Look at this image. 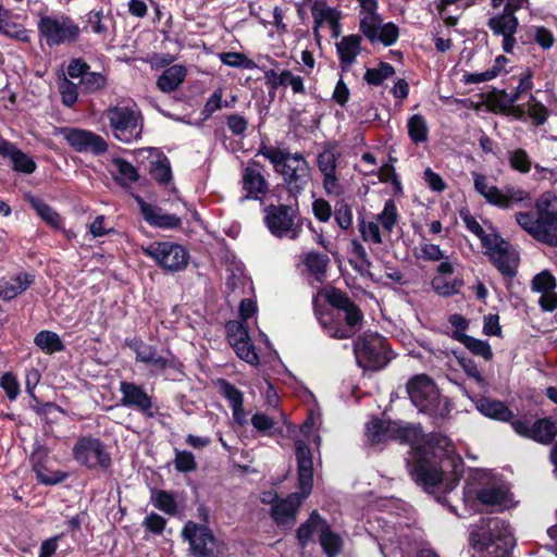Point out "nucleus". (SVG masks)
I'll use <instances>...</instances> for the list:
<instances>
[{"label":"nucleus","instance_id":"f257e3e1","mask_svg":"<svg viewBox=\"0 0 557 557\" xmlns=\"http://www.w3.org/2000/svg\"><path fill=\"white\" fill-rule=\"evenodd\" d=\"M366 435L373 444L389 440L409 444L411 447L408 459L409 472L414 482L425 490L434 487L442 481L447 466L456 469L457 463L460 462L447 436L430 434L424 437L419 425L373 419L367 423Z\"/></svg>","mask_w":557,"mask_h":557},{"label":"nucleus","instance_id":"f03ea898","mask_svg":"<svg viewBox=\"0 0 557 557\" xmlns=\"http://www.w3.org/2000/svg\"><path fill=\"white\" fill-rule=\"evenodd\" d=\"M299 492L275 502L271 507V517L282 529H292L296 513L302 500L309 496L313 485V462L309 447L301 441L296 442Z\"/></svg>","mask_w":557,"mask_h":557},{"label":"nucleus","instance_id":"7ed1b4c3","mask_svg":"<svg viewBox=\"0 0 557 557\" xmlns=\"http://www.w3.org/2000/svg\"><path fill=\"white\" fill-rule=\"evenodd\" d=\"M472 557H511L515 539L507 522L497 519H482L469 536Z\"/></svg>","mask_w":557,"mask_h":557},{"label":"nucleus","instance_id":"20e7f679","mask_svg":"<svg viewBox=\"0 0 557 557\" xmlns=\"http://www.w3.org/2000/svg\"><path fill=\"white\" fill-rule=\"evenodd\" d=\"M536 212H518V225L537 242L557 247V196L544 194L535 205Z\"/></svg>","mask_w":557,"mask_h":557},{"label":"nucleus","instance_id":"39448f33","mask_svg":"<svg viewBox=\"0 0 557 557\" xmlns=\"http://www.w3.org/2000/svg\"><path fill=\"white\" fill-rule=\"evenodd\" d=\"M258 154L270 161L290 191L300 193L309 184L311 168L301 153H290L287 149L261 145Z\"/></svg>","mask_w":557,"mask_h":557},{"label":"nucleus","instance_id":"423d86ee","mask_svg":"<svg viewBox=\"0 0 557 557\" xmlns=\"http://www.w3.org/2000/svg\"><path fill=\"white\" fill-rule=\"evenodd\" d=\"M330 304L338 310V319H344L346 324L339 325L321 319V324L330 337L337 339L350 338L361 327L363 315L359 308L342 292L334 290L329 297Z\"/></svg>","mask_w":557,"mask_h":557},{"label":"nucleus","instance_id":"0eeeda50","mask_svg":"<svg viewBox=\"0 0 557 557\" xmlns=\"http://www.w3.org/2000/svg\"><path fill=\"white\" fill-rule=\"evenodd\" d=\"M407 393L421 412L432 417H444L448 412L446 399L441 398L433 381L424 374L416 375L407 383Z\"/></svg>","mask_w":557,"mask_h":557},{"label":"nucleus","instance_id":"6e6552de","mask_svg":"<svg viewBox=\"0 0 557 557\" xmlns=\"http://www.w3.org/2000/svg\"><path fill=\"white\" fill-rule=\"evenodd\" d=\"M357 363L366 370H380L389 360L386 339L373 333H366L357 338L354 345Z\"/></svg>","mask_w":557,"mask_h":557},{"label":"nucleus","instance_id":"1a4fd4ad","mask_svg":"<svg viewBox=\"0 0 557 557\" xmlns=\"http://www.w3.org/2000/svg\"><path fill=\"white\" fill-rule=\"evenodd\" d=\"M264 223L270 233L277 238L296 239L301 232L297 210L286 205H271L264 209Z\"/></svg>","mask_w":557,"mask_h":557},{"label":"nucleus","instance_id":"9d476101","mask_svg":"<svg viewBox=\"0 0 557 557\" xmlns=\"http://www.w3.org/2000/svg\"><path fill=\"white\" fill-rule=\"evenodd\" d=\"M474 189L491 205L510 209L515 205L530 200V194L515 186H506L503 189L494 185H490L487 177L481 173L473 172Z\"/></svg>","mask_w":557,"mask_h":557},{"label":"nucleus","instance_id":"9b49d317","mask_svg":"<svg viewBox=\"0 0 557 557\" xmlns=\"http://www.w3.org/2000/svg\"><path fill=\"white\" fill-rule=\"evenodd\" d=\"M106 116L117 140L129 144L140 136V114L134 108L127 106L110 107L106 111Z\"/></svg>","mask_w":557,"mask_h":557},{"label":"nucleus","instance_id":"f8f14e48","mask_svg":"<svg viewBox=\"0 0 557 557\" xmlns=\"http://www.w3.org/2000/svg\"><path fill=\"white\" fill-rule=\"evenodd\" d=\"M143 251L159 267L171 272L184 270L189 260L187 250L182 245L171 242L151 243L147 247H143Z\"/></svg>","mask_w":557,"mask_h":557},{"label":"nucleus","instance_id":"ddd939ff","mask_svg":"<svg viewBox=\"0 0 557 557\" xmlns=\"http://www.w3.org/2000/svg\"><path fill=\"white\" fill-rule=\"evenodd\" d=\"M486 242L485 255L488 256L493 265L504 277L516 276L520 260L518 251L500 236L487 238Z\"/></svg>","mask_w":557,"mask_h":557},{"label":"nucleus","instance_id":"4468645a","mask_svg":"<svg viewBox=\"0 0 557 557\" xmlns=\"http://www.w3.org/2000/svg\"><path fill=\"white\" fill-rule=\"evenodd\" d=\"M73 456L78 463L89 469H107L111 465V458L104 445L91 436L81 437L76 441Z\"/></svg>","mask_w":557,"mask_h":557},{"label":"nucleus","instance_id":"2eb2a0df","mask_svg":"<svg viewBox=\"0 0 557 557\" xmlns=\"http://www.w3.org/2000/svg\"><path fill=\"white\" fill-rule=\"evenodd\" d=\"M39 33L49 46H57L76 40L79 28L69 16H45L38 24Z\"/></svg>","mask_w":557,"mask_h":557},{"label":"nucleus","instance_id":"dca6fc26","mask_svg":"<svg viewBox=\"0 0 557 557\" xmlns=\"http://www.w3.org/2000/svg\"><path fill=\"white\" fill-rule=\"evenodd\" d=\"M182 535L188 541L195 556L216 557L218 542L208 527L188 521L182 530Z\"/></svg>","mask_w":557,"mask_h":557},{"label":"nucleus","instance_id":"f3484780","mask_svg":"<svg viewBox=\"0 0 557 557\" xmlns=\"http://www.w3.org/2000/svg\"><path fill=\"white\" fill-rule=\"evenodd\" d=\"M136 354V361L146 364L152 372L159 373L165 369H180L181 363L170 351L159 354L157 347L136 341L129 344Z\"/></svg>","mask_w":557,"mask_h":557},{"label":"nucleus","instance_id":"a211bd4d","mask_svg":"<svg viewBox=\"0 0 557 557\" xmlns=\"http://www.w3.org/2000/svg\"><path fill=\"white\" fill-rule=\"evenodd\" d=\"M226 330L228 343L236 355L249 364H258L259 356L251 344L247 323L231 321L226 324Z\"/></svg>","mask_w":557,"mask_h":557},{"label":"nucleus","instance_id":"6ab92c4d","mask_svg":"<svg viewBox=\"0 0 557 557\" xmlns=\"http://www.w3.org/2000/svg\"><path fill=\"white\" fill-rule=\"evenodd\" d=\"M519 9H504L502 13L488 18L487 26L493 35L503 37V49L507 53L513 51L516 45L515 34L518 28V18L515 12Z\"/></svg>","mask_w":557,"mask_h":557},{"label":"nucleus","instance_id":"aec40b11","mask_svg":"<svg viewBox=\"0 0 557 557\" xmlns=\"http://www.w3.org/2000/svg\"><path fill=\"white\" fill-rule=\"evenodd\" d=\"M67 144L78 152L104 153L108 149L106 140L90 131L79 128L62 129Z\"/></svg>","mask_w":557,"mask_h":557},{"label":"nucleus","instance_id":"412c9836","mask_svg":"<svg viewBox=\"0 0 557 557\" xmlns=\"http://www.w3.org/2000/svg\"><path fill=\"white\" fill-rule=\"evenodd\" d=\"M337 154L333 149H324L318 154L317 164L323 175V188L329 196H341L344 187L341 184L337 174Z\"/></svg>","mask_w":557,"mask_h":557},{"label":"nucleus","instance_id":"4be33fe9","mask_svg":"<svg viewBox=\"0 0 557 557\" xmlns=\"http://www.w3.org/2000/svg\"><path fill=\"white\" fill-rule=\"evenodd\" d=\"M243 189L246 195L242 200L246 199H261L269 190V183L262 174V166L252 161L247 164L243 171Z\"/></svg>","mask_w":557,"mask_h":557},{"label":"nucleus","instance_id":"5701e85b","mask_svg":"<svg viewBox=\"0 0 557 557\" xmlns=\"http://www.w3.org/2000/svg\"><path fill=\"white\" fill-rule=\"evenodd\" d=\"M120 392L122 394L121 404L125 407H132L146 417L152 418V398L146 391L135 383L122 381L120 383Z\"/></svg>","mask_w":557,"mask_h":557},{"label":"nucleus","instance_id":"b1692460","mask_svg":"<svg viewBox=\"0 0 557 557\" xmlns=\"http://www.w3.org/2000/svg\"><path fill=\"white\" fill-rule=\"evenodd\" d=\"M135 199L140 208L144 220L148 224L160 228H174L181 224V220L176 215L163 213L160 208L146 202L139 196H136Z\"/></svg>","mask_w":557,"mask_h":557},{"label":"nucleus","instance_id":"393cba45","mask_svg":"<svg viewBox=\"0 0 557 557\" xmlns=\"http://www.w3.org/2000/svg\"><path fill=\"white\" fill-rule=\"evenodd\" d=\"M481 504L503 510L511 506V495L504 485H488L478 492Z\"/></svg>","mask_w":557,"mask_h":557},{"label":"nucleus","instance_id":"a878e982","mask_svg":"<svg viewBox=\"0 0 557 557\" xmlns=\"http://www.w3.org/2000/svg\"><path fill=\"white\" fill-rule=\"evenodd\" d=\"M361 36L359 35H349L343 37L336 44V50L339 57L341 66L343 70H348L352 63L356 61V58L361 51Z\"/></svg>","mask_w":557,"mask_h":557},{"label":"nucleus","instance_id":"bb28decb","mask_svg":"<svg viewBox=\"0 0 557 557\" xmlns=\"http://www.w3.org/2000/svg\"><path fill=\"white\" fill-rule=\"evenodd\" d=\"M311 13L314 22L313 32L315 35L318 34L319 27L325 23L331 26L335 33V36L338 35L339 13L336 10L329 7L323 1H315L312 5Z\"/></svg>","mask_w":557,"mask_h":557},{"label":"nucleus","instance_id":"cd10ccee","mask_svg":"<svg viewBox=\"0 0 557 557\" xmlns=\"http://www.w3.org/2000/svg\"><path fill=\"white\" fill-rule=\"evenodd\" d=\"M476 408L482 414L498 421H509L513 417L512 411L498 400L481 398L476 401Z\"/></svg>","mask_w":557,"mask_h":557},{"label":"nucleus","instance_id":"c85d7f7f","mask_svg":"<svg viewBox=\"0 0 557 557\" xmlns=\"http://www.w3.org/2000/svg\"><path fill=\"white\" fill-rule=\"evenodd\" d=\"M186 69L183 65H172L163 71L157 81V86L163 92L175 90L185 79Z\"/></svg>","mask_w":557,"mask_h":557},{"label":"nucleus","instance_id":"c756f323","mask_svg":"<svg viewBox=\"0 0 557 557\" xmlns=\"http://www.w3.org/2000/svg\"><path fill=\"white\" fill-rule=\"evenodd\" d=\"M362 7L368 10V13L360 21V29L371 42H374L377 39V30L382 21L377 14L372 12L375 8L373 0H364Z\"/></svg>","mask_w":557,"mask_h":557},{"label":"nucleus","instance_id":"7c9ffc66","mask_svg":"<svg viewBox=\"0 0 557 557\" xmlns=\"http://www.w3.org/2000/svg\"><path fill=\"white\" fill-rule=\"evenodd\" d=\"M33 283V276L26 273L18 274L5 281L0 287V297L10 300L26 290Z\"/></svg>","mask_w":557,"mask_h":557},{"label":"nucleus","instance_id":"2f4dec72","mask_svg":"<svg viewBox=\"0 0 557 557\" xmlns=\"http://www.w3.org/2000/svg\"><path fill=\"white\" fill-rule=\"evenodd\" d=\"M453 337L463 344L472 354L482 357L484 360L488 361L493 358V351L487 342L474 338L462 332H454Z\"/></svg>","mask_w":557,"mask_h":557},{"label":"nucleus","instance_id":"473e14b6","mask_svg":"<svg viewBox=\"0 0 557 557\" xmlns=\"http://www.w3.org/2000/svg\"><path fill=\"white\" fill-rule=\"evenodd\" d=\"M508 59L504 55H498L495 59L494 65L479 73H467L463 75V82L466 84H480L496 78L504 70Z\"/></svg>","mask_w":557,"mask_h":557},{"label":"nucleus","instance_id":"72a5a7b5","mask_svg":"<svg viewBox=\"0 0 557 557\" xmlns=\"http://www.w3.org/2000/svg\"><path fill=\"white\" fill-rule=\"evenodd\" d=\"M0 32L4 35L20 39L22 41L28 40L26 29L18 23L12 20V14L0 4Z\"/></svg>","mask_w":557,"mask_h":557},{"label":"nucleus","instance_id":"f704fd0d","mask_svg":"<svg viewBox=\"0 0 557 557\" xmlns=\"http://www.w3.org/2000/svg\"><path fill=\"white\" fill-rule=\"evenodd\" d=\"M557 434V426L550 419H540L532 424L530 440L549 444Z\"/></svg>","mask_w":557,"mask_h":557},{"label":"nucleus","instance_id":"c9c22d12","mask_svg":"<svg viewBox=\"0 0 557 557\" xmlns=\"http://www.w3.org/2000/svg\"><path fill=\"white\" fill-rule=\"evenodd\" d=\"M35 345L45 354L52 355L62 351L64 344L60 336L51 331H40L34 338Z\"/></svg>","mask_w":557,"mask_h":557},{"label":"nucleus","instance_id":"e433bc0d","mask_svg":"<svg viewBox=\"0 0 557 557\" xmlns=\"http://www.w3.org/2000/svg\"><path fill=\"white\" fill-rule=\"evenodd\" d=\"M319 541L323 552L327 555V557H336L343 546L341 536L330 529L327 521L325 522L323 529H321Z\"/></svg>","mask_w":557,"mask_h":557},{"label":"nucleus","instance_id":"4c0bfd02","mask_svg":"<svg viewBox=\"0 0 557 557\" xmlns=\"http://www.w3.org/2000/svg\"><path fill=\"white\" fill-rule=\"evenodd\" d=\"M326 520L323 519L318 511H312L309 519L302 523L297 530V537L302 546H306L310 541L312 533L318 532L320 534Z\"/></svg>","mask_w":557,"mask_h":557},{"label":"nucleus","instance_id":"58836bf2","mask_svg":"<svg viewBox=\"0 0 557 557\" xmlns=\"http://www.w3.org/2000/svg\"><path fill=\"white\" fill-rule=\"evenodd\" d=\"M408 135L416 145L425 143L429 137V126L423 115L417 113L409 117L407 123Z\"/></svg>","mask_w":557,"mask_h":557},{"label":"nucleus","instance_id":"ea45409f","mask_svg":"<svg viewBox=\"0 0 557 557\" xmlns=\"http://www.w3.org/2000/svg\"><path fill=\"white\" fill-rule=\"evenodd\" d=\"M374 220L381 224L383 234L389 235L398 222L395 202L392 199L386 200L383 210L374 216Z\"/></svg>","mask_w":557,"mask_h":557},{"label":"nucleus","instance_id":"a19ab883","mask_svg":"<svg viewBox=\"0 0 557 557\" xmlns=\"http://www.w3.org/2000/svg\"><path fill=\"white\" fill-rule=\"evenodd\" d=\"M150 502L156 508L166 515L175 516L177 513V503L171 492L163 490L152 491Z\"/></svg>","mask_w":557,"mask_h":557},{"label":"nucleus","instance_id":"79ce46f5","mask_svg":"<svg viewBox=\"0 0 557 557\" xmlns=\"http://www.w3.org/2000/svg\"><path fill=\"white\" fill-rule=\"evenodd\" d=\"M359 232L362 239L367 243L373 245H381L383 243V236L387 234H383L382 227H380L377 221L373 220H359Z\"/></svg>","mask_w":557,"mask_h":557},{"label":"nucleus","instance_id":"37998d69","mask_svg":"<svg viewBox=\"0 0 557 557\" xmlns=\"http://www.w3.org/2000/svg\"><path fill=\"white\" fill-rule=\"evenodd\" d=\"M116 169L115 180L123 186H127L138 181L139 175L136 168L124 159L117 158L113 160Z\"/></svg>","mask_w":557,"mask_h":557},{"label":"nucleus","instance_id":"c03bdc74","mask_svg":"<svg viewBox=\"0 0 557 557\" xmlns=\"http://www.w3.org/2000/svg\"><path fill=\"white\" fill-rule=\"evenodd\" d=\"M79 86L88 94L100 91L107 86V76L100 72L88 70L82 77V81H79Z\"/></svg>","mask_w":557,"mask_h":557},{"label":"nucleus","instance_id":"a18cd8bd","mask_svg":"<svg viewBox=\"0 0 557 557\" xmlns=\"http://www.w3.org/2000/svg\"><path fill=\"white\" fill-rule=\"evenodd\" d=\"M394 74L395 70L391 64L381 62L377 67L367 70L364 81L370 85L377 86Z\"/></svg>","mask_w":557,"mask_h":557},{"label":"nucleus","instance_id":"49530a36","mask_svg":"<svg viewBox=\"0 0 557 557\" xmlns=\"http://www.w3.org/2000/svg\"><path fill=\"white\" fill-rule=\"evenodd\" d=\"M431 285L436 294L448 297L459 293L462 286V281L458 278L447 281L445 277L440 275L432 280Z\"/></svg>","mask_w":557,"mask_h":557},{"label":"nucleus","instance_id":"de8ad7c7","mask_svg":"<svg viewBox=\"0 0 557 557\" xmlns=\"http://www.w3.org/2000/svg\"><path fill=\"white\" fill-rule=\"evenodd\" d=\"M508 162L510 166L522 174L531 171L532 161L524 149L518 148L508 152Z\"/></svg>","mask_w":557,"mask_h":557},{"label":"nucleus","instance_id":"09e8293b","mask_svg":"<svg viewBox=\"0 0 557 557\" xmlns=\"http://www.w3.org/2000/svg\"><path fill=\"white\" fill-rule=\"evenodd\" d=\"M329 261L330 259L326 255L314 251L308 252L304 258V263L308 271L314 275L324 274Z\"/></svg>","mask_w":557,"mask_h":557},{"label":"nucleus","instance_id":"8fccbe9b","mask_svg":"<svg viewBox=\"0 0 557 557\" xmlns=\"http://www.w3.org/2000/svg\"><path fill=\"white\" fill-rule=\"evenodd\" d=\"M30 205L36 210L37 214L48 224L52 226H59L61 224V216L41 199L32 198Z\"/></svg>","mask_w":557,"mask_h":557},{"label":"nucleus","instance_id":"3c124183","mask_svg":"<svg viewBox=\"0 0 557 557\" xmlns=\"http://www.w3.org/2000/svg\"><path fill=\"white\" fill-rule=\"evenodd\" d=\"M10 159L15 171L23 172L25 174H30L36 170V163L34 162V160L23 151L17 149V147L11 153Z\"/></svg>","mask_w":557,"mask_h":557},{"label":"nucleus","instance_id":"603ef678","mask_svg":"<svg viewBox=\"0 0 557 557\" xmlns=\"http://www.w3.org/2000/svg\"><path fill=\"white\" fill-rule=\"evenodd\" d=\"M218 384L221 394L227 399L231 408L244 405V396L238 388L224 379L219 380Z\"/></svg>","mask_w":557,"mask_h":557},{"label":"nucleus","instance_id":"864d4df0","mask_svg":"<svg viewBox=\"0 0 557 557\" xmlns=\"http://www.w3.org/2000/svg\"><path fill=\"white\" fill-rule=\"evenodd\" d=\"M150 174L160 184H166L172 178L171 166L166 158L151 163Z\"/></svg>","mask_w":557,"mask_h":557},{"label":"nucleus","instance_id":"5fc2aeb1","mask_svg":"<svg viewBox=\"0 0 557 557\" xmlns=\"http://www.w3.org/2000/svg\"><path fill=\"white\" fill-rule=\"evenodd\" d=\"M462 220L467 226V228L473 233L476 237L480 238L482 247L485 248L487 246L486 239L493 238L494 236H499L496 232L492 231L486 233L480 223L471 215L466 214L462 216Z\"/></svg>","mask_w":557,"mask_h":557},{"label":"nucleus","instance_id":"6e6d98bb","mask_svg":"<svg viewBox=\"0 0 557 557\" xmlns=\"http://www.w3.org/2000/svg\"><path fill=\"white\" fill-rule=\"evenodd\" d=\"M455 3L459 4L461 8H468L474 3V0H440L436 2V10L448 26H455L457 24V17L445 14L446 8Z\"/></svg>","mask_w":557,"mask_h":557},{"label":"nucleus","instance_id":"4d7b16f0","mask_svg":"<svg viewBox=\"0 0 557 557\" xmlns=\"http://www.w3.org/2000/svg\"><path fill=\"white\" fill-rule=\"evenodd\" d=\"M455 3L459 4L461 8H468L474 3V0H440L436 2V10L448 26H455L457 24V17L445 14L446 8Z\"/></svg>","mask_w":557,"mask_h":557},{"label":"nucleus","instance_id":"13d9d810","mask_svg":"<svg viewBox=\"0 0 557 557\" xmlns=\"http://www.w3.org/2000/svg\"><path fill=\"white\" fill-rule=\"evenodd\" d=\"M174 466L178 472H191L196 470L197 462L190 451L176 449Z\"/></svg>","mask_w":557,"mask_h":557},{"label":"nucleus","instance_id":"bf43d9fd","mask_svg":"<svg viewBox=\"0 0 557 557\" xmlns=\"http://www.w3.org/2000/svg\"><path fill=\"white\" fill-rule=\"evenodd\" d=\"M527 112L537 125L544 124L547 120L546 107L539 102L534 96H530V100L527 104Z\"/></svg>","mask_w":557,"mask_h":557},{"label":"nucleus","instance_id":"052dcab7","mask_svg":"<svg viewBox=\"0 0 557 557\" xmlns=\"http://www.w3.org/2000/svg\"><path fill=\"white\" fill-rule=\"evenodd\" d=\"M335 221L343 230H347L352 224V210L349 205L338 201L335 206Z\"/></svg>","mask_w":557,"mask_h":557},{"label":"nucleus","instance_id":"680f3d73","mask_svg":"<svg viewBox=\"0 0 557 557\" xmlns=\"http://www.w3.org/2000/svg\"><path fill=\"white\" fill-rule=\"evenodd\" d=\"M419 258L426 261H441L446 259V253L438 245L431 243H421L419 247Z\"/></svg>","mask_w":557,"mask_h":557},{"label":"nucleus","instance_id":"e2e57ef3","mask_svg":"<svg viewBox=\"0 0 557 557\" xmlns=\"http://www.w3.org/2000/svg\"><path fill=\"white\" fill-rule=\"evenodd\" d=\"M103 18L102 10H92L87 14V23L94 34L103 36L108 34V26Z\"/></svg>","mask_w":557,"mask_h":557},{"label":"nucleus","instance_id":"0e129e2a","mask_svg":"<svg viewBox=\"0 0 557 557\" xmlns=\"http://www.w3.org/2000/svg\"><path fill=\"white\" fill-rule=\"evenodd\" d=\"M555 286L556 283L554 276L547 271L539 273L532 281L533 289L541 294L554 290Z\"/></svg>","mask_w":557,"mask_h":557},{"label":"nucleus","instance_id":"69168bd1","mask_svg":"<svg viewBox=\"0 0 557 557\" xmlns=\"http://www.w3.org/2000/svg\"><path fill=\"white\" fill-rule=\"evenodd\" d=\"M59 90L62 97V102L66 107H72L78 97L77 92V85L69 81L67 78H64L60 85Z\"/></svg>","mask_w":557,"mask_h":557},{"label":"nucleus","instance_id":"338daca9","mask_svg":"<svg viewBox=\"0 0 557 557\" xmlns=\"http://www.w3.org/2000/svg\"><path fill=\"white\" fill-rule=\"evenodd\" d=\"M0 386L10 400L16 399L20 394V384L16 376L10 372L4 373L0 379Z\"/></svg>","mask_w":557,"mask_h":557},{"label":"nucleus","instance_id":"774afa93","mask_svg":"<svg viewBox=\"0 0 557 557\" xmlns=\"http://www.w3.org/2000/svg\"><path fill=\"white\" fill-rule=\"evenodd\" d=\"M398 38V28L393 23H386L384 25H380L377 30V39L376 41L383 42L385 46H391L396 42Z\"/></svg>","mask_w":557,"mask_h":557}]
</instances>
